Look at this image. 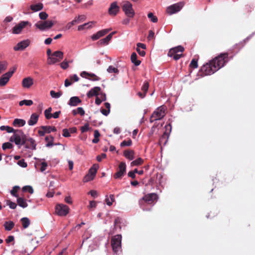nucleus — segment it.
I'll return each mask as SVG.
<instances>
[{"mask_svg":"<svg viewBox=\"0 0 255 255\" xmlns=\"http://www.w3.org/2000/svg\"><path fill=\"white\" fill-rule=\"evenodd\" d=\"M62 134L65 137H69L70 136V132L69 128H64Z\"/></svg>","mask_w":255,"mask_h":255,"instance_id":"obj_56","label":"nucleus"},{"mask_svg":"<svg viewBox=\"0 0 255 255\" xmlns=\"http://www.w3.org/2000/svg\"><path fill=\"white\" fill-rule=\"evenodd\" d=\"M101 89L99 87H95L91 89L87 94L88 98H90L93 96L97 97L100 92Z\"/></svg>","mask_w":255,"mask_h":255,"instance_id":"obj_20","label":"nucleus"},{"mask_svg":"<svg viewBox=\"0 0 255 255\" xmlns=\"http://www.w3.org/2000/svg\"><path fill=\"white\" fill-rule=\"evenodd\" d=\"M33 83V79L30 77L25 78L22 81V86L24 88H29Z\"/></svg>","mask_w":255,"mask_h":255,"instance_id":"obj_19","label":"nucleus"},{"mask_svg":"<svg viewBox=\"0 0 255 255\" xmlns=\"http://www.w3.org/2000/svg\"><path fill=\"white\" fill-rule=\"evenodd\" d=\"M158 199V195L156 193H149L144 195L142 200L148 204H151Z\"/></svg>","mask_w":255,"mask_h":255,"instance_id":"obj_13","label":"nucleus"},{"mask_svg":"<svg viewBox=\"0 0 255 255\" xmlns=\"http://www.w3.org/2000/svg\"><path fill=\"white\" fill-rule=\"evenodd\" d=\"M124 154L125 156L130 160L134 158V151L133 150H125Z\"/></svg>","mask_w":255,"mask_h":255,"instance_id":"obj_28","label":"nucleus"},{"mask_svg":"<svg viewBox=\"0 0 255 255\" xmlns=\"http://www.w3.org/2000/svg\"><path fill=\"white\" fill-rule=\"evenodd\" d=\"M18 164L22 167H26L27 164L24 159H21L18 161Z\"/></svg>","mask_w":255,"mask_h":255,"instance_id":"obj_59","label":"nucleus"},{"mask_svg":"<svg viewBox=\"0 0 255 255\" xmlns=\"http://www.w3.org/2000/svg\"><path fill=\"white\" fill-rule=\"evenodd\" d=\"M110 37L111 35H108L105 38L100 40L97 42L98 44L100 46L107 45L109 43V41L111 40Z\"/></svg>","mask_w":255,"mask_h":255,"instance_id":"obj_26","label":"nucleus"},{"mask_svg":"<svg viewBox=\"0 0 255 255\" xmlns=\"http://www.w3.org/2000/svg\"><path fill=\"white\" fill-rule=\"evenodd\" d=\"M51 111L52 108L50 107L44 111V115L47 119H50L52 118Z\"/></svg>","mask_w":255,"mask_h":255,"instance_id":"obj_42","label":"nucleus"},{"mask_svg":"<svg viewBox=\"0 0 255 255\" xmlns=\"http://www.w3.org/2000/svg\"><path fill=\"white\" fill-rule=\"evenodd\" d=\"M132 144V141L131 139H129L128 140H124L121 143V146L124 147L126 146H130Z\"/></svg>","mask_w":255,"mask_h":255,"instance_id":"obj_47","label":"nucleus"},{"mask_svg":"<svg viewBox=\"0 0 255 255\" xmlns=\"http://www.w3.org/2000/svg\"><path fill=\"white\" fill-rule=\"evenodd\" d=\"M166 107L161 106L155 109L150 118L151 123L161 120L166 115Z\"/></svg>","mask_w":255,"mask_h":255,"instance_id":"obj_3","label":"nucleus"},{"mask_svg":"<svg viewBox=\"0 0 255 255\" xmlns=\"http://www.w3.org/2000/svg\"><path fill=\"white\" fill-rule=\"evenodd\" d=\"M88 76L91 77L92 78L91 79L93 81H99L100 79L99 77L97 76L96 75L93 73H89ZM88 79H90V78Z\"/></svg>","mask_w":255,"mask_h":255,"instance_id":"obj_57","label":"nucleus"},{"mask_svg":"<svg viewBox=\"0 0 255 255\" xmlns=\"http://www.w3.org/2000/svg\"><path fill=\"white\" fill-rule=\"evenodd\" d=\"M17 204L21 207L24 208L27 207L28 205L26 202L25 200L22 198L18 197L17 198Z\"/></svg>","mask_w":255,"mask_h":255,"instance_id":"obj_25","label":"nucleus"},{"mask_svg":"<svg viewBox=\"0 0 255 255\" xmlns=\"http://www.w3.org/2000/svg\"><path fill=\"white\" fill-rule=\"evenodd\" d=\"M69 211V208L66 205L62 204H57L55 207V213L58 216H65Z\"/></svg>","mask_w":255,"mask_h":255,"instance_id":"obj_9","label":"nucleus"},{"mask_svg":"<svg viewBox=\"0 0 255 255\" xmlns=\"http://www.w3.org/2000/svg\"><path fill=\"white\" fill-rule=\"evenodd\" d=\"M81 102L78 97H72L70 98L68 104L71 106H76L80 104Z\"/></svg>","mask_w":255,"mask_h":255,"instance_id":"obj_23","label":"nucleus"},{"mask_svg":"<svg viewBox=\"0 0 255 255\" xmlns=\"http://www.w3.org/2000/svg\"><path fill=\"white\" fill-rule=\"evenodd\" d=\"M154 37V32L152 30L149 31V34L147 37V39L148 40H151L153 39Z\"/></svg>","mask_w":255,"mask_h":255,"instance_id":"obj_62","label":"nucleus"},{"mask_svg":"<svg viewBox=\"0 0 255 255\" xmlns=\"http://www.w3.org/2000/svg\"><path fill=\"white\" fill-rule=\"evenodd\" d=\"M43 130H39L38 131V133L40 136L44 135L46 132H50L51 131H56V128H42Z\"/></svg>","mask_w":255,"mask_h":255,"instance_id":"obj_33","label":"nucleus"},{"mask_svg":"<svg viewBox=\"0 0 255 255\" xmlns=\"http://www.w3.org/2000/svg\"><path fill=\"white\" fill-rule=\"evenodd\" d=\"M111 30V29H105L98 31V33H99L100 36L102 37L107 34Z\"/></svg>","mask_w":255,"mask_h":255,"instance_id":"obj_54","label":"nucleus"},{"mask_svg":"<svg viewBox=\"0 0 255 255\" xmlns=\"http://www.w3.org/2000/svg\"><path fill=\"white\" fill-rule=\"evenodd\" d=\"M147 16L150 19V21L154 23L157 22L158 21L157 17L156 16L154 15L152 12L148 13L147 14Z\"/></svg>","mask_w":255,"mask_h":255,"instance_id":"obj_43","label":"nucleus"},{"mask_svg":"<svg viewBox=\"0 0 255 255\" xmlns=\"http://www.w3.org/2000/svg\"><path fill=\"white\" fill-rule=\"evenodd\" d=\"M92 22L85 23L82 25H80L78 27V30L81 31L85 29H87L92 27L91 23Z\"/></svg>","mask_w":255,"mask_h":255,"instance_id":"obj_32","label":"nucleus"},{"mask_svg":"<svg viewBox=\"0 0 255 255\" xmlns=\"http://www.w3.org/2000/svg\"><path fill=\"white\" fill-rule=\"evenodd\" d=\"M22 190L23 192L28 191L30 194L33 193V189L30 186H25L22 187Z\"/></svg>","mask_w":255,"mask_h":255,"instance_id":"obj_45","label":"nucleus"},{"mask_svg":"<svg viewBox=\"0 0 255 255\" xmlns=\"http://www.w3.org/2000/svg\"><path fill=\"white\" fill-rule=\"evenodd\" d=\"M97 206V202L95 201H91L90 202V204L89 205V208L90 209L95 208Z\"/></svg>","mask_w":255,"mask_h":255,"instance_id":"obj_63","label":"nucleus"},{"mask_svg":"<svg viewBox=\"0 0 255 255\" xmlns=\"http://www.w3.org/2000/svg\"><path fill=\"white\" fill-rule=\"evenodd\" d=\"M171 131V128H166L165 131L159 138V143L160 145H165L166 144Z\"/></svg>","mask_w":255,"mask_h":255,"instance_id":"obj_15","label":"nucleus"},{"mask_svg":"<svg viewBox=\"0 0 255 255\" xmlns=\"http://www.w3.org/2000/svg\"><path fill=\"white\" fill-rule=\"evenodd\" d=\"M121 219L120 217H117L115 219L114 221V227L112 230V233L114 234L115 232L117 231V230L119 229L120 231L121 230Z\"/></svg>","mask_w":255,"mask_h":255,"instance_id":"obj_22","label":"nucleus"},{"mask_svg":"<svg viewBox=\"0 0 255 255\" xmlns=\"http://www.w3.org/2000/svg\"><path fill=\"white\" fill-rule=\"evenodd\" d=\"M54 22L52 20L39 21L35 23V26L41 31H44L52 27Z\"/></svg>","mask_w":255,"mask_h":255,"instance_id":"obj_7","label":"nucleus"},{"mask_svg":"<svg viewBox=\"0 0 255 255\" xmlns=\"http://www.w3.org/2000/svg\"><path fill=\"white\" fill-rule=\"evenodd\" d=\"M198 66V60L195 58L193 59L190 64V67L193 69H195L197 68Z\"/></svg>","mask_w":255,"mask_h":255,"instance_id":"obj_44","label":"nucleus"},{"mask_svg":"<svg viewBox=\"0 0 255 255\" xmlns=\"http://www.w3.org/2000/svg\"><path fill=\"white\" fill-rule=\"evenodd\" d=\"M43 7L42 3H38L35 4H32L30 5V9L33 11H38L41 10Z\"/></svg>","mask_w":255,"mask_h":255,"instance_id":"obj_27","label":"nucleus"},{"mask_svg":"<svg viewBox=\"0 0 255 255\" xmlns=\"http://www.w3.org/2000/svg\"><path fill=\"white\" fill-rule=\"evenodd\" d=\"M63 52L61 51L54 52L51 56L48 57V64L51 65L60 62L63 58Z\"/></svg>","mask_w":255,"mask_h":255,"instance_id":"obj_5","label":"nucleus"},{"mask_svg":"<svg viewBox=\"0 0 255 255\" xmlns=\"http://www.w3.org/2000/svg\"><path fill=\"white\" fill-rule=\"evenodd\" d=\"M2 130H6L8 132H13L14 133L10 137V141H13L16 145L26 144V148L31 147L35 148V141L32 138H27L21 130H14V128H0Z\"/></svg>","mask_w":255,"mask_h":255,"instance_id":"obj_2","label":"nucleus"},{"mask_svg":"<svg viewBox=\"0 0 255 255\" xmlns=\"http://www.w3.org/2000/svg\"><path fill=\"white\" fill-rule=\"evenodd\" d=\"M130 59L131 62L134 63L135 66H138L141 63L140 60H137V55L135 52L132 53Z\"/></svg>","mask_w":255,"mask_h":255,"instance_id":"obj_29","label":"nucleus"},{"mask_svg":"<svg viewBox=\"0 0 255 255\" xmlns=\"http://www.w3.org/2000/svg\"><path fill=\"white\" fill-rule=\"evenodd\" d=\"M48 14L45 12H41L39 13V16L42 20H45L48 17Z\"/></svg>","mask_w":255,"mask_h":255,"instance_id":"obj_55","label":"nucleus"},{"mask_svg":"<svg viewBox=\"0 0 255 255\" xmlns=\"http://www.w3.org/2000/svg\"><path fill=\"white\" fill-rule=\"evenodd\" d=\"M119 9L120 7L118 5L117 2L114 1L111 4L108 12L109 14L111 15H116L119 12Z\"/></svg>","mask_w":255,"mask_h":255,"instance_id":"obj_17","label":"nucleus"},{"mask_svg":"<svg viewBox=\"0 0 255 255\" xmlns=\"http://www.w3.org/2000/svg\"><path fill=\"white\" fill-rule=\"evenodd\" d=\"M183 6L182 2H178L168 6L166 9V12L170 15L179 11Z\"/></svg>","mask_w":255,"mask_h":255,"instance_id":"obj_11","label":"nucleus"},{"mask_svg":"<svg viewBox=\"0 0 255 255\" xmlns=\"http://www.w3.org/2000/svg\"><path fill=\"white\" fill-rule=\"evenodd\" d=\"M13 147V145L10 142H5L3 143L2 147L3 150H5L6 149H11Z\"/></svg>","mask_w":255,"mask_h":255,"instance_id":"obj_49","label":"nucleus"},{"mask_svg":"<svg viewBox=\"0 0 255 255\" xmlns=\"http://www.w3.org/2000/svg\"><path fill=\"white\" fill-rule=\"evenodd\" d=\"M32 104H33V101L30 100H24L21 101L19 103V105L20 106H23L24 105H25L26 106H30L32 105Z\"/></svg>","mask_w":255,"mask_h":255,"instance_id":"obj_38","label":"nucleus"},{"mask_svg":"<svg viewBox=\"0 0 255 255\" xmlns=\"http://www.w3.org/2000/svg\"><path fill=\"white\" fill-rule=\"evenodd\" d=\"M76 23H78V21H77V19L75 17L74 20H73L72 21H71L67 24V25L66 26V28L67 29H69L70 28H71V27L73 25H74V24H75Z\"/></svg>","mask_w":255,"mask_h":255,"instance_id":"obj_46","label":"nucleus"},{"mask_svg":"<svg viewBox=\"0 0 255 255\" xmlns=\"http://www.w3.org/2000/svg\"><path fill=\"white\" fill-rule=\"evenodd\" d=\"M115 201V197L114 195H110V198H107L106 199V202L107 204L109 206H111L112 205V203Z\"/></svg>","mask_w":255,"mask_h":255,"instance_id":"obj_40","label":"nucleus"},{"mask_svg":"<svg viewBox=\"0 0 255 255\" xmlns=\"http://www.w3.org/2000/svg\"><path fill=\"white\" fill-rule=\"evenodd\" d=\"M19 189L20 187L18 186H14L12 189L10 191L11 194L13 196L17 198L18 197V195L17 194V192Z\"/></svg>","mask_w":255,"mask_h":255,"instance_id":"obj_39","label":"nucleus"},{"mask_svg":"<svg viewBox=\"0 0 255 255\" xmlns=\"http://www.w3.org/2000/svg\"><path fill=\"white\" fill-rule=\"evenodd\" d=\"M184 51V48L181 46L179 45L176 47L171 48L168 53V56L169 57H172V56L178 52H183Z\"/></svg>","mask_w":255,"mask_h":255,"instance_id":"obj_18","label":"nucleus"},{"mask_svg":"<svg viewBox=\"0 0 255 255\" xmlns=\"http://www.w3.org/2000/svg\"><path fill=\"white\" fill-rule=\"evenodd\" d=\"M122 9L128 17L132 18L135 14L132 4L128 1H126L124 2L122 5Z\"/></svg>","mask_w":255,"mask_h":255,"instance_id":"obj_6","label":"nucleus"},{"mask_svg":"<svg viewBox=\"0 0 255 255\" xmlns=\"http://www.w3.org/2000/svg\"><path fill=\"white\" fill-rule=\"evenodd\" d=\"M172 57L175 60H177L179 59L180 58L183 57V55L182 54H179L176 53V54H174L172 56Z\"/></svg>","mask_w":255,"mask_h":255,"instance_id":"obj_64","label":"nucleus"},{"mask_svg":"<svg viewBox=\"0 0 255 255\" xmlns=\"http://www.w3.org/2000/svg\"><path fill=\"white\" fill-rule=\"evenodd\" d=\"M76 18L78 21V23H80L85 21L86 19V16L85 15H79L78 16L76 17Z\"/></svg>","mask_w":255,"mask_h":255,"instance_id":"obj_53","label":"nucleus"},{"mask_svg":"<svg viewBox=\"0 0 255 255\" xmlns=\"http://www.w3.org/2000/svg\"><path fill=\"white\" fill-rule=\"evenodd\" d=\"M14 226V224L12 221L5 222L4 224L5 230L7 231L11 230Z\"/></svg>","mask_w":255,"mask_h":255,"instance_id":"obj_31","label":"nucleus"},{"mask_svg":"<svg viewBox=\"0 0 255 255\" xmlns=\"http://www.w3.org/2000/svg\"><path fill=\"white\" fill-rule=\"evenodd\" d=\"M45 141L47 142L46 146L50 147L53 145V138L51 136H47L45 138Z\"/></svg>","mask_w":255,"mask_h":255,"instance_id":"obj_37","label":"nucleus"},{"mask_svg":"<svg viewBox=\"0 0 255 255\" xmlns=\"http://www.w3.org/2000/svg\"><path fill=\"white\" fill-rule=\"evenodd\" d=\"M143 160L141 158H138L131 162V166H138L142 164Z\"/></svg>","mask_w":255,"mask_h":255,"instance_id":"obj_35","label":"nucleus"},{"mask_svg":"<svg viewBox=\"0 0 255 255\" xmlns=\"http://www.w3.org/2000/svg\"><path fill=\"white\" fill-rule=\"evenodd\" d=\"M60 66L62 69H66L69 66L68 62L65 60L60 64Z\"/></svg>","mask_w":255,"mask_h":255,"instance_id":"obj_60","label":"nucleus"},{"mask_svg":"<svg viewBox=\"0 0 255 255\" xmlns=\"http://www.w3.org/2000/svg\"><path fill=\"white\" fill-rule=\"evenodd\" d=\"M26 122L23 119H15L12 122V126L15 127H21L25 125Z\"/></svg>","mask_w":255,"mask_h":255,"instance_id":"obj_24","label":"nucleus"},{"mask_svg":"<svg viewBox=\"0 0 255 255\" xmlns=\"http://www.w3.org/2000/svg\"><path fill=\"white\" fill-rule=\"evenodd\" d=\"M39 118V115L36 113H33L30 118V119L28 121V124L30 126H34L38 121Z\"/></svg>","mask_w":255,"mask_h":255,"instance_id":"obj_21","label":"nucleus"},{"mask_svg":"<svg viewBox=\"0 0 255 255\" xmlns=\"http://www.w3.org/2000/svg\"><path fill=\"white\" fill-rule=\"evenodd\" d=\"M126 164L125 162H122L119 165L117 172L114 175L115 179H121L126 174Z\"/></svg>","mask_w":255,"mask_h":255,"instance_id":"obj_10","label":"nucleus"},{"mask_svg":"<svg viewBox=\"0 0 255 255\" xmlns=\"http://www.w3.org/2000/svg\"><path fill=\"white\" fill-rule=\"evenodd\" d=\"M69 78L70 80L72 82H77L79 79V77L76 74L70 76Z\"/></svg>","mask_w":255,"mask_h":255,"instance_id":"obj_61","label":"nucleus"},{"mask_svg":"<svg viewBox=\"0 0 255 255\" xmlns=\"http://www.w3.org/2000/svg\"><path fill=\"white\" fill-rule=\"evenodd\" d=\"M16 68H13V69L11 71H8V72L4 74L0 78V86H3L6 85L9 80V78L12 76V74L15 71Z\"/></svg>","mask_w":255,"mask_h":255,"instance_id":"obj_12","label":"nucleus"},{"mask_svg":"<svg viewBox=\"0 0 255 255\" xmlns=\"http://www.w3.org/2000/svg\"><path fill=\"white\" fill-rule=\"evenodd\" d=\"M28 24H29V22L28 21H21L13 27L12 29V33L19 34L21 32L22 30Z\"/></svg>","mask_w":255,"mask_h":255,"instance_id":"obj_14","label":"nucleus"},{"mask_svg":"<svg viewBox=\"0 0 255 255\" xmlns=\"http://www.w3.org/2000/svg\"><path fill=\"white\" fill-rule=\"evenodd\" d=\"M107 71L108 72H109L110 73H117L119 72L118 69L117 68L113 67V66H110L108 67Z\"/></svg>","mask_w":255,"mask_h":255,"instance_id":"obj_48","label":"nucleus"},{"mask_svg":"<svg viewBox=\"0 0 255 255\" xmlns=\"http://www.w3.org/2000/svg\"><path fill=\"white\" fill-rule=\"evenodd\" d=\"M100 136V133L98 130L94 131V138L92 140V142L94 143H97L99 141V137Z\"/></svg>","mask_w":255,"mask_h":255,"instance_id":"obj_34","label":"nucleus"},{"mask_svg":"<svg viewBox=\"0 0 255 255\" xmlns=\"http://www.w3.org/2000/svg\"><path fill=\"white\" fill-rule=\"evenodd\" d=\"M122 235H117L112 238L111 245L113 252L117 255L122 252L121 250Z\"/></svg>","mask_w":255,"mask_h":255,"instance_id":"obj_4","label":"nucleus"},{"mask_svg":"<svg viewBox=\"0 0 255 255\" xmlns=\"http://www.w3.org/2000/svg\"><path fill=\"white\" fill-rule=\"evenodd\" d=\"M22 227L26 229L30 225V220L27 217H23L20 220Z\"/></svg>","mask_w":255,"mask_h":255,"instance_id":"obj_30","label":"nucleus"},{"mask_svg":"<svg viewBox=\"0 0 255 255\" xmlns=\"http://www.w3.org/2000/svg\"><path fill=\"white\" fill-rule=\"evenodd\" d=\"M7 205L9 206V208L12 209H15L17 207V204L11 201L10 200H7L6 202Z\"/></svg>","mask_w":255,"mask_h":255,"instance_id":"obj_50","label":"nucleus"},{"mask_svg":"<svg viewBox=\"0 0 255 255\" xmlns=\"http://www.w3.org/2000/svg\"><path fill=\"white\" fill-rule=\"evenodd\" d=\"M7 67V63L5 62H0V73L4 71Z\"/></svg>","mask_w":255,"mask_h":255,"instance_id":"obj_52","label":"nucleus"},{"mask_svg":"<svg viewBox=\"0 0 255 255\" xmlns=\"http://www.w3.org/2000/svg\"><path fill=\"white\" fill-rule=\"evenodd\" d=\"M62 94H63V93L62 91H59L58 92H55L54 91L52 90L50 92V94L51 96L54 98H59L62 95Z\"/></svg>","mask_w":255,"mask_h":255,"instance_id":"obj_36","label":"nucleus"},{"mask_svg":"<svg viewBox=\"0 0 255 255\" xmlns=\"http://www.w3.org/2000/svg\"><path fill=\"white\" fill-rule=\"evenodd\" d=\"M135 172H137V169H135L133 171H130L128 173V176L130 177H131L132 179H134L135 178Z\"/></svg>","mask_w":255,"mask_h":255,"instance_id":"obj_58","label":"nucleus"},{"mask_svg":"<svg viewBox=\"0 0 255 255\" xmlns=\"http://www.w3.org/2000/svg\"><path fill=\"white\" fill-rule=\"evenodd\" d=\"M149 88V83L148 82H145L142 86L141 90L143 93L146 94Z\"/></svg>","mask_w":255,"mask_h":255,"instance_id":"obj_51","label":"nucleus"},{"mask_svg":"<svg viewBox=\"0 0 255 255\" xmlns=\"http://www.w3.org/2000/svg\"><path fill=\"white\" fill-rule=\"evenodd\" d=\"M99 168L98 164H94L89 169L88 173L84 177L83 181L87 182L94 179L97 170Z\"/></svg>","mask_w":255,"mask_h":255,"instance_id":"obj_8","label":"nucleus"},{"mask_svg":"<svg viewBox=\"0 0 255 255\" xmlns=\"http://www.w3.org/2000/svg\"><path fill=\"white\" fill-rule=\"evenodd\" d=\"M74 115L80 114L81 116H83L85 114V111L81 107H79L76 110L73 111Z\"/></svg>","mask_w":255,"mask_h":255,"instance_id":"obj_41","label":"nucleus"},{"mask_svg":"<svg viewBox=\"0 0 255 255\" xmlns=\"http://www.w3.org/2000/svg\"><path fill=\"white\" fill-rule=\"evenodd\" d=\"M228 53H221L209 62L203 65L200 70L202 76L210 75L223 67L229 61Z\"/></svg>","mask_w":255,"mask_h":255,"instance_id":"obj_1","label":"nucleus"},{"mask_svg":"<svg viewBox=\"0 0 255 255\" xmlns=\"http://www.w3.org/2000/svg\"><path fill=\"white\" fill-rule=\"evenodd\" d=\"M30 44V41L28 39L23 40L18 43L14 47L15 51L23 50L26 48Z\"/></svg>","mask_w":255,"mask_h":255,"instance_id":"obj_16","label":"nucleus"}]
</instances>
